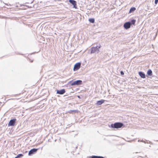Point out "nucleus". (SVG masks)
I'll return each instance as SVG.
<instances>
[{
    "label": "nucleus",
    "instance_id": "nucleus-1",
    "mask_svg": "<svg viewBox=\"0 0 158 158\" xmlns=\"http://www.w3.org/2000/svg\"><path fill=\"white\" fill-rule=\"evenodd\" d=\"M124 124L123 123L121 122H116L114 123H112L111 124L110 126H109V127H111L112 128L118 129L121 128Z\"/></svg>",
    "mask_w": 158,
    "mask_h": 158
},
{
    "label": "nucleus",
    "instance_id": "nucleus-2",
    "mask_svg": "<svg viewBox=\"0 0 158 158\" xmlns=\"http://www.w3.org/2000/svg\"><path fill=\"white\" fill-rule=\"evenodd\" d=\"M101 46L100 44H99L98 46L91 48L90 49L91 53H98L99 52V49L101 48Z\"/></svg>",
    "mask_w": 158,
    "mask_h": 158
},
{
    "label": "nucleus",
    "instance_id": "nucleus-3",
    "mask_svg": "<svg viewBox=\"0 0 158 158\" xmlns=\"http://www.w3.org/2000/svg\"><path fill=\"white\" fill-rule=\"evenodd\" d=\"M82 81L81 80H77L73 81L71 84V85L72 86H73L75 85H79L82 84Z\"/></svg>",
    "mask_w": 158,
    "mask_h": 158
},
{
    "label": "nucleus",
    "instance_id": "nucleus-4",
    "mask_svg": "<svg viewBox=\"0 0 158 158\" xmlns=\"http://www.w3.org/2000/svg\"><path fill=\"white\" fill-rule=\"evenodd\" d=\"M16 118H13L11 119L9 122L8 123V126H14L16 123Z\"/></svg>",
    "mask_w": 158,
    "mask_h": 158
},
{
    "label": "nucleus",
    "instance_id": "nucleus-5",
    "mask_svg": "<svg viewBox=\"0 0 158 158\" xmlns=\"http://www.w3.org/2000/svg\"><path fill=\"white\" fill-rule=\"evenodd\" d=\"M81 65V63L80 62H78L75 64L74 66L73 70L76 71L78 70L80 68Z\"/></svg>",
    "mask_w": 158,
    "mask_h": 158
},
{
    "label": "nucleus",
    "instance_id": "nucleus-6",
    "mask_svg": "<svg viewBox=\"0 0 158 158\" xmlns=\"http://www.w3.org/2000/svg\"><path fill=\"white\" fill-rule=\"evenodd\" d=\"M38 150L37 148H33L31 149L28 152V155L31 156L33 154H35L37 152V151Z\"/></svg>",
    "mask_w": 158,
    "mask_h": 158
},
{
    "label": "nucleus",
    "instance_id": "nucleus-7",
    "mask_svg": "<svg viewBox=\"0 0 158 158\" xmlns=\"http://www.w3.org/2000/svg\"><path fill=\"white\" fill-rule=\"evenodd\" d=\"M131 24L130 22H127L125 23L123 25V27L125 29L127 30L130 28Z\"/></svg>",
    "mask_w": 158,
    "mask_h": 158
},
{
    "label": "nucleus",
    "instance_id": "nucleus-8",
    "mask_svg": "<svg viewBox=\"0 0 158 158\" xmlns=\"http://www.w3.org/2000/svg\"><path fill=\"white\" fill-rule=\"evenodd\" d=\"M69 2L73 5V7L75 9L77 8V2H76L74 0H69Z\"/></svg>",
    "mask_w": 158,
    "mask_h": 158
},
{
    "label": "nucleus",
    "instance_id": "nucleus-9",
    "mask_svg": "<svg viewBox=\"0 0 158 158\" xmlns=\"http://www.w3.org/2000/svg\"><path fill=\"white\" fill-rule=\"evenodd\" d=\"M65 92L64 89H62L60 90H57L56 91V94L60 95L64 94Z\"/></svg>",
    "mask_w": 158,
    "mask_h": 158
},
{
    "label": "nucleus",
    "instance_id": "nucleus-10",
    "mask_svg": "<svg viewBox=\"0 0 158 158\" xmlns=\"http://www.w3.org/2000/svg\"><path fill=\"white\" fill-rule=\"evenodd\" d=\"M139 74L141 78H146L145 74L142 72L140 71L139 72Z\"/></svg>",
    "mask_w": 158,
    "mask_h": 158
},
{
    "label": "nucleus",
    "instance_id": "nucleus-11",
    "mask_svg": "<svg viewBox=\"0 0 158 158\" xmlns=\"http://www.w3.org/2000/svg\"><path fill=\"white\" fill-rule=\"evenodd\" d=\"M105 102V100L102 99L101 100H99L96 103V105L97 106H99L102 105Z\"/></svg>",
    "mask_w": 158,
    "mask_h": 158
},
{
    "label": "nucleus",
    "instance_id": "nucleus-12",
    "mask_svg": "<svg viewBox=\"0 0 158 158\" xmlns=\"http://www.w3.org/2000/svg\"><path fill=\"white\" fill-rule=\"evenodd\" d=\"M146 141H147V142H146L145 141L143 140H140V139H139L138 140V142H143L144 143H150V144H152V143L151 142H150V141H148V140H146Z\"/></svg>",
    "mask_w": 158,
    "mask_h": 158
},
{
    "label": "nucleus",
    "instance_id": "nucleus-13",
    "mask_svg": "<svg viewBox=\"0 0 158 158\" xmlns=\"http://www.w3.org/2000/svg\"><path fill=\"white\" fill-rule=\"evenodd\" d=\"M147 74L149 76H151L152 75V71L151 69H149L147 72Z\"/></svg>",
    "mask_w": 158,
    "mask_h": 158
},
{
    "label": "nucleus",
    "instance_id": "nucleus-14",
    "mask_svg": "<svg viewBox=\"0 0 158 158\" xmlns=\"http://www.w3.org/2000/svg\"><path fill=\"white\" fill-rule=\"evenodd\" d=\"M136 10V8L135 7H132L130 8L129 10V13H132L135 11Z\"/></svg>",
    "mask_w": 158,
    "mask_h": 158
},
{
    "label": "nucleus",
    "instance_id": "nucleus-15",
    "mask_svg": "<svg viewBox=\"0 0 158 158\" xmlns=\"http://www.w3.org/2000/svg\"><path fill=\"white\" fill-rule=\"evenodd\" d=\"M89 20L90 23H94L95 22V19L94 18H90L89 19Z\"/></svg>",
    "mask_w": 158,
    "mask_h": 158
},
{
    "label": "nucleus",
    "instance_id": "nucleus-16",
    "mask_svg": "<svg viewBox=\"0 0 158 158\" xmlns=\"http://www.w3.org/2000/svg\"><path fill=\"white\" fill-rule=\"evenodd\" d=\"M23 156V154H18L15 158H21Z\"/></svg>",
    "mask_w": 158,
    "mask_h": 158
},
{
    "label": "nucleus",
    "instance_id": "nucleus-17",
    "mask_svg": "<svg viewBox=\"0 0 158 158\" xmlns=\"http://www.w3.org/2000/svg\"><path fill=\"white\" fill-rule=\"evenodd\" d=\"M136 22V20L134 19H132L130 22L131 23V24L135 25Z\"/></svg>",
    "mask_w": 158,
    "mask_h": 158
},
{
    "label": "nucleus",
    "instance_id": "nucleus-18",
    "mask_svg": "<svg viewBox=\"0 0 158 158\" xmlns=\"http://www.w3.org/2000/svg\"><path fill=\"white\" fill-rule=\"evenodd\" d=\"M98 156H90L91 158H98Z\"/></svg>",
    "mask_w": 158,
    "mask_h": 158
},
{
    "label": "nucleus",
    "instance_id": "nucleus-19",
    "mask_svg": "<svg viewBox=\"0 0 158 158\" xmlns=\"http://www.w3.org/2000/svg\"><path fill=\"white\" fill-rule=\"evenodd\" d=\"M77 110H71L69 111V113H71L72 112H77Z\"/></svg>",
    "mask_w": 158,
    "mask_h": 158
},
{
    "label": "nucleus",
    "instance_id": "nucleus-20",
    "mask_svg": "<svg viewBox=\"0 0 158 158\" xmlns=\"http://www.w3.org/2000/svg\"><path fill=\"white\" fill-rule=\"evenodd\" d=\"M23 6H26L27 7H28V8H31L32 7L31 6H27V5H23Z\"/></svg>",
    "mask_w": 158,
    "mask_h": 158
},
{
    "label": "nucleus",
    "instance_id": "nucleus-21",
    "mask_svg": "<svg viewBox=\"0 0 158 158\" xmlns=\"http://www.w3.org/2000/svg\"><path fill=\"white\" fill-rule=\"evenodd\" d=\"M120 74L121 75H123L124 74V73L123 72V71H121L120 72Z\"/></svg>",
    "mask_w": 158,
    "mask_h": 158
},
{
    "label": "nucleus",
    "instance_id": "nucleus-22",
    "mask_svg": "<svg viewBox=\"0 0 158 158\" xmlns=\"http://www.w3.org/2000/svg\"><path fill=\"white\" fill-rule=\"evenodd\" d=\"M158 2V0H155V3L156 4Z\"/></svg>",
    "mask_w": 158,
    "mask_h": 158
},
{
    "label": "nucleus",
    "instance_id": "nucleus-23",
    "mask_svg": "<svg viewBox=\"0 0 158 158\" xmlns=\"http://www.w3.org/2000/svg\"><path fill=\"white\" fill-rule=\"evenodd\" d=\"M33 60H31V62H33Z\"/></svg>",
    "mask_w": 158,
    "mask_h": 158
},
{
    "label": "nucleus",
    "instance_id": "nucleus-24",
    "mask_svg": "<svg viewBox=\"0 0 158 158\" xmlns=\"http://www.w3.org/2000/svg\"><path fill=\"white\" fill-rule=\"evenodd\" d=\"M78 98H80V96H78Z\"/></svg>",
    "mask_w": 158,
    "mask_h": 158
},
{
    "label": "nucleus",
    "instance_id": "nucleus-25",
    "mask_svg": "<svg viewBox=\"0 0 158 158\" xmlns=\"http://www.w3.org/2000/svg\"><path fill=\"white\" fill-rule=\"evenodd\" d=\"M77 147H76V149H77Z\"/></svg>",
    "mask_w": 158,
    "mask_h": 158
}]
</instances>
